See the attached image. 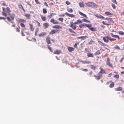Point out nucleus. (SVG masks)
Instances as JSON below:
<instances>
[{
    "instance_id": "obj_1",
    "label": "nucleus",
    "mask_w": 124,
    "mask_h": 124,
    "mask_svg": "<svg viewBox=\"0 0 124 124\" xmlns=\"http://www.w3.org/2000/svg\"><path fill=\"white\" fill-rule=\"evenodd\" d=\"M2 14L3 16L5 17L7 16V14L6 13H8L9 16L10 15V12H11V10L9 7H7L5 8L4 7H2Z\"/></svg>"
},
{
    "instance_id": "obj_2",
    "label": "nucleus",
    "mask_w": 124,
    "mask_h": 124,
    "mask_svg": "<svg viewBox=\"0 0 124 124\" xmlns=\"http://www.w3.org/2000/svg\"><path fill=\"white\" fill-rule=\"evenodd\" d=\"M85 4L88 7L92 8H96L98 5L95 3L92 2H88L85 3Z\"/></svg>"
},
{
    "instance_id": "obj_3",
    "label": "nucleus",
    "mask_w": 124,
    "mask_h": 124,
    "mask_svg": "<svg viewBox=\"0 0 124 124\" xmlns=\"http://www.w3.org/2000/svg\"><path fill=\"white\" fill-rule=\"evenodd\" d=\"M76 24L75 23H73V22H71L69 25V26L71 27L72 29L75 30L76 29L77 26L75 25Z\"/></svg>"
},
{
    "instance_id": "obj_4",
    "label": "nucleus",
    "mask_w": 124,
    "mask_h": 124,
    "mask_svg": "<svg viewBox=\"0 0 124 124\" xmlns=\"http://www.w3.org/2000/svg\"><path fill=\"white\" fill-rule=\"evenodd\" d=\"M110 60L109 57H107V60L106 63L107 65L109 67L112 68L113 67V66L110 63Z\"/></svg>"
},
{
    "instance_id": "obj_5",
    "label": "nucleus",
    "mask_w": 124,
    "mask_h": 124,
    "mask_svg": "<svg viewBox=\"0 0 124 124\" xmlns=\"http://www.w3.org/2000/svg\"><path fill=\"white\" fill-rule=\"evenodd\" d=\"M59 31V30L56 29H53L51 30L49 33V34L50 35H53L55 33H57Z\"/></svg>"
},
{
    "instance_id": "obj_6",
    "label": "nucleus",
    "mask_w": 124,
    "mask_h": 124,
    "mask_svg": "<svg viewBox=\"0 0 124 124\" xmlns=\"http://www.w3.org/2000/svg\"><path fill=\"white\" fill-rule=\"evenodd\" d=\"M98 76L94 75V77L96 78V79L98 80L100 79L102 76V74H100V73H98Z\"/></svg>"
},
{
    "instance_id": "obj_7",
    "label": "nucleus",
    "mask_w": 124,
    "mask_h": 124,
    "mask_svg": "<svg viewBox=\"0 0 124 124\" xmlns=\"http://www.w3.org/2000/svg\"><path fill=\"white\" fill-rule=\"evenodd\" d=\"M50 22L54 24H56L59 23L58 22L54 20V18L50 20Z\"/></svg>"
},
{
    "instance_id": "obj_8",
    "label": "nucleus",
    "mask_w": 124,
    "mask_h": 124,
    "mask_svg": "<svg viewBox=\"0 0 124 124\" xmlns=\"http://www.w3.org/2000/svg\"><path fill=\"white\" fill-rule=\"evenodd\" d=\"M109 36H107L103 38V39L104 41L106 43H108V42Z\"/></svg>"
},
{
    "instance_id": "obj_9",
    "label": "nucleus",
    "mask_w": 124,
    "mask_h": 124,
    "mask_svg": "<svg viewBox=\"0 0 124 124\" xmlns=\"http://www.w3.org/2000/svg\"><path fill=\"white\" fill-rule=\"evenodd\" d=\"M52 28L55 29H62V26L58 25H56L53 26H52Z\"/></svg>"
},
{
    "instance_id": "obj_10",
    "label": "nucleus",
    "mask_w": 124,
    "mask_h": 124,
    "mask_svg": "<svg viewBox=\"0 0 124 124\" xmlns=\"http://www.w3.org/2000/svg\"><path fill=\"white\" fill-rule=\"evenodd\" d=\"M98 43L101 45L102 46H105L106 45L105 43H103L101 41L98 40Z\"/></svg>"
},
{
    "instance_id": "obj_11",
    "label": "nucleus",
    "mask_w": 124,
    "mask_h": 124,
    "mask_svg": "<svg viewBox=\"0 0 124 124\" xmlns=\"http://www.w3.org/2000/svg\"><path fill=\"white\" fill-rule=\"evenodd\" d=\"M65 15L67 16H68L70 17H75V16L72 14H69L68 13L66 12L65 13Z\"/></svg>"
},
{
    "instance_id": "obj_12",
    "label": "nucleus",
    "mask_w": 124,
    "mask_h": 124,
    "mask_svg": "<svg viewBox=\"0 0 124 124\" xmlns=\"http://www.w3.org/2000/svg\"><path fill=\"white\" fill-rule=\"evenodd\" d=\"M61 53V51L60 50H56L54 51L53 52L54 54H59Z\"/></svg>"
},
{
    "instance_id": "obj_13",
    "label": "nucleus",
    "mask_w": 124,
    "mask_h": 124,
    "mask_svg": "<svg viewBox=\"0 0 124 124\" xmlns=\"http://www.w3.org/2000/svg\"><path fill=\"white\" fill-rule=\"evenodd\" d=\"M95 16L97 17L100 18L104 19V17L100 14H96Z\"/></svg>"
},
{
    "instance_id": "obj_14",
    "label": "nucleus",
    "mask_w": 124,
    "mask_h": 124,
    "mask_svg": "<svg viewBox=\"0 0 124 124\" xmlns=\"http://www.w3.org/2000/svg\"><path fill=\"white\" fill-rule=\"evenodd\" d=\"M19 23H24L26 22V21L22 19H18V20Z\"/></svg>"
},
{
    "instance_id": "obj_15",
    "label": "nucleus",
    "mask_w": 124,
    "mask_h": 124,
    "mask_svg": "<svg viewBox=\"0 0 124 124\" xmlns=\"http://www.w3.org/2000/svg\"><path fill=\"white\" fill-rule=\"evenodd\" d=\"M68 49L70 52H71L72 51H74V48L70 47H68L67 48Z\"/></svg>"
},
{
    "instance_id": "obj_16",
    "label": "nucleus",
    "mask_w": 124,
    "mask_h": 124,
    "mask_svg": "<svg viewBox=\"0 0 124 124\" xmlns=\"http://www.w3.org/2000/svg\"><path fill=\"white\" fill-rule=\"evenodd\" d=\"M46 41L48 44H50L51 42L50 40V38L49 37H47L46 38Z\"/></svg>"
},
{
    "instance_id": "obj_17",
    "label": "nucleus",
    "mask_w": 124,
    "mask_h": 124,
    "mask_svg": "<svg viewBox=\"0 0 124 124\" xmlns=\"http://www.w3.org/2000/svg\"><path fill=\"white\" fill-rule=\"evenodd\" d=\"M100 69L101 71H100L98 73H100V74H104L105 73V70H104L102 69V68L101 67L100 68Z\"/></svg>"
},
{
    "instance_id": "obj_18",
    "label": "nucleus",
    "mask_w": 124,
    "mask_h": 124,
    "mask_svg": "<svg viewBox=\"0 0 124 124\" xmlns=\"http://www.w3.org/2000/svg\"><path fill=\"white\" fill-rule=\"evenodd\" d=\"M82 25L83 27L85 26L88 28L89 27H91L92 26V25L90 24H88L84 23L82 24Z\"/></svg>"
},
{
    "instance_id": "obj_19",
    "label": "nucleus",
    "mask_w": 124,
    "mask_h": 124,
    "mask_svg": "<svg viewBox=\"0 0 124 124\" xmlns=\"http://www.w3.org/2000/svg\"><path fill=\"white\" fill-rule=\"evenodd\" d=\"M105 19L108 20V22L114 23V22L113 21L112 19L111 18H105Z\"/></svg>"
},
{
    "instance_id": "obj_20",
    "label": "nucleus",
    "mask_w": 124,
    "mask_h": 124,
    "mask_svg": "<svg viewBox=\"0 0 124 124\" xmlns=\"http://www.w3.org/2000/svg\"><path fill=\"white\" fill-rule=\"evenodd\" d=\"M24 16L27 19H30L31 18V15L30 14H25Z\"/></svg>"
},
{
    "instance_id": "obj_21",
    "label": "nucleus",
    "mask_w": 124,
    "mask_h": 124,
    "mask_svg": "<svg viewBox=\"0 0 124 124\" xmlns=\"http://www.w3.org/2000/svg\"><path fill=\"white\" fill-rule=\"evenodd\" d=\"M43 26L44 28L46 29L49 26V24L48 23H43Z\"/></svg>"
},
{
    "instance_id": "obj_22",
    "label": "nucleus",
    "mask_w": 124,
    "mask_h": 124,
    "mask_svg": "<svg viewBox=\"0 0 124 124\" xmlns=\"http://www.w3.org/2000/svg\"><path fill=\"white\" fill-rule=\"evenodd\" d=\"M111 35L112 37H114L115 38H117L118 40L120 39V38L119 36L117 35H114L113 33H111Z\"/></svg>"
},
{
    "instance_id": "obj_23",
    "label": "nucleus",
    "mask_w": 124,
    "mask_h": 124,
    "mask_svg": "<svg viewBox=\"0 0 124 124\" xmlns=\"http://www.w3.org/2000/svg\"><path fill=\"white\" fill-rule=\"evenodd\" d=\"M88 27L89 29L91 30V31H96V28L93 27Z\"/></svg>"
},
{
    "instance_id": "obj_24",
    "label": "nucleus",
    "mask_w": 124,
    "mask_h": 124,
    "mask_svg": "<svg viewBox=\"0 0 124 124\" xmlns=\"http://www.w3.org/2000/svg\"><path fill=\"white\" fill-rule=\"evenodd\" d=\"M29 25H30V30L31 31H33L34 29V27H33V25L29 23Z\"/></svg>"
},
{
    "instance_id": "obj_25",
    "label": "nucleus",
    "mask_w": 124,
    "mask_h": 124,
    "mask_svg": "<svg viewBox=\"0 0 124 124\" xmlns=\"http://www.w3.org/2000/svg\"><path fill=\"white\" fill-rule=\"evenodd\" d=\"M46 34V33L45 32H42L39 34V36L40 37H42L45 35Z\"/></svg>"
},
{
    "instance_id": "obj_26",
    "label": "nucleus",
    "mask_w": 124,
    "mask_h": 124,
    "mask_svg": "<svg viewBox=\"0 0 124 124\" xmlns=\"http://www.w3.org/2000/svg\"><path fill=\"white\" fill-rule=\"evenodd\" d=\"M82 22V20L79 19H78L77 20L76 22L74 23H75L76 24H78L79 23H81Z\"/></svg>"
},
{
    "instance_id": "obj_27",
    "label": "nucleus",
    "mask_w": 124,
    "mask_h": 124,
    "mask_svg": "<svg viewBox=\"0 0 124 124\" xmlns=\"http://www.w3.org/2000/svg\"><path fill=\"white\" fill-rule=\"evenodd\" d=\"M78 13L79 14L81 15L82 16L85 18L87 17L86 15L85 14L83 13L82 12L80 11H79Z\"/></svg>"
},
{
    "instance_id": "obj_28",
    "label": "nucleus",
    "mask_w": 124,
    "mask_h": 124,
    "mask_svg": "<svg viewBox=\"0 0 124 124\" xmlns=\"http://www.w3.org/2000/svg\"><path fill=\"white\" fill-rule=\"evenodd\" d=\"M101 54V52L100 50H99L97 51L94 54V55L95 56H97Z\"/></svg>"
},
{
    "instance_id": "obj_29",
    "label": "nucleus",
    "mask_w": 124,
    "mask_h": 124,
    "mask_svg": "<svg viewBox=\"0 0 124 124\" xmlns=\"http://www.w3.org/2000/svg\"><path fill=\"white\" fill-rule=\"evenodd\" d=\"M122 90V89L121 87H119L115 89V90L116 91H120Z\"/></svg>"
},
{
    "instance_id": "obj_30",
    "label": "nucleus",
    "mask_w": 124,
    "mask_h": 124,
    "mask_svg": "<svg viewBox=\"0 0 124 124\" xmlns=\"http://www.w3.org/2000/svg\"><path fill=\"white\" fill-rule=\"evenodd\" d=\"M79 5L81 7H83L84 6V5L83 2H80L79 3Z\"/></svg>"
},
{
    "instance_id": "obj_31",
    "label": "nucleus",
    "mask_w": 124,
    "mask_h": 124,
    "mask_svg": "<svg viewBox=\"0 0 124 124\" xmlns=\"http://www.w3.org/2000/svg\"><path fill=\"white\" fill-rule=\"evenodd\" d=\"M18 7L19 8H21V9H22L23 10L24 12L25 11V10H24V9L23 8L21 4H19L18 5Z\"/></svg>"
},
{
    "instance_id": "obj_32",
    "label": "nucleus",
    "mask_w": 124,
    "mask_h": 124,
    "mask_svg": "<svg viewBox=\"0 0 124 124\" xmlns=\"http://www.w3.org/2000/svg\"><path fill=\"white\" fill-rule=\"evenodd\" d=\"M53 15H54V14L53 13H50L49 15H48L47 16V18L49 19L50 18L52 17Z\"/></svg>"
},
{
    "instance_id": "obj_33",
    "label": "nucleus",
    "mask_w": 124,
    "mask_h": 124,
    "mask_svg": "<svg viewBox=\"0 0 124 124\" xmlns=\"http://www.w3.org/2000/svg\"><path fill=\"white\" fill-rule=\"evenodd\" d=\"M42 20L43 21H45L46 20V18L45 16H42L41 17Z\"/></svg>"
},
{
    "instance_id": "obj_34",
    "label": "nucleus",
    "mask_w": 124,
    "mask_h": 124,
    "mask_svg": "<svg viewBox=\"0 0 124 124\" xmlns=\"http://www.w3.org/2000/svg\"><path fill=\"white\" fill-rule=\"evenodd\" d=\"M87 55L88 57H93L94 56L93 54L91 53H88L87 54Z\"/></svg>"
},
{
    "instance_id": "obj_35",
    "label": "nucleus",
    "mask_w": 124,
    "mask_h": 124,
    "mask_svg": "<svg viewBox=\"0 0 124 124\" xmlns=\"http://www.w3.org/2000/svg\"><path fill=\"white\" fill-rule=\"evenodd\" d=\"M105 14L107 15H113V14L109 12H105Z\"/></svg>"
},
{
    "instance_id": "obj_36",
    "label": "nucleus",
    "mask_w": 124,
    "mask_h": 124,
    "mask_svg": "<svg viewBox=\"0 0 124 124\" xmlns=\"http://www.w3.org/2000/svg\"><path fill=\"white\" fill-rule=\"evenodd\" d=\"M114 85V84L113 82H112L109 85V87L110 88H112L113 87Z\"/></svg>"
},
{
    "instance_id": "obj_37",
    "label": "nucleus",
    "mask_w": 124,
    "mask_h": 124,
    "mask_svg": "<svg viewBox=\"0 0 124 124\" xmlns=\"http://www.w3.org/2000/svg\"><path fill=\"white\" fill-rule=\"evenodd\" d=\"M79 42H76V43H75L74 45V47H75L76 48H77V45L79 44Z\"/></svg>"
},
{
    "instance_id": "obj_38",
    "label": "nucleus",
    "mask_w": 124,
    "mask_h": 124,
    "mask_svg": "<svg viewBox=\"0 0 124 124\" xmlns=\"http://www.w3.org/2000/svg\"><path fill=\"white\" fill-rule=\"evenodd\" d=\"M39 31V29L38 28H36L35 30V36H37V34Z\"/></svg>"
},
{
    "instance_id": "obj_39",
    "label": "nucleus",
    "mask_w": 124,
    "mask_h": 124,
    "mask_svg": "<svg viewBox=\"0 0 124 124\" xmlns=\"http://www.w3.org/2000/svg\"><path fill=\"white\" fill-rule=\"evenodd\" d=\"M43 12L44 14H46L47 13L46 9V8H43L42 9Z\"/></svg>"
},
{
    "instance_id": "obj_40",
    "label": "nucleus",
    "mask_w": 124,
    "mask_h": 124,
    "mask_svg": "<svg viewBox=\"0 0 124 124\" xmlns=\"http://www.w3.org/2000/svg\"><path fill=\"white\" fill-rule=\"evenodd\" d=\"M108 39L111 41H115L116 40V39H115L111 38L109 37Z\"/></svg>"
},
{
    "instance_id": "obj_41",
    "label": "nucleus",
    "mask_w": 124,
    "mask_h": 124,
    "mask_svg": "<svg viewBox=\"0 0 124 124\" xmlns=\"http://www.w3.org/2000/svg\"><path fill=\"white\" fill-rule=\"evenodd\" d=\"M91 68L92 69L94 70L96 68V67L95 66H94L93 65H90Z\"/></svg>"
},
{
    "instance_id": "obj_42",
    "label": "nucleus",
    "mask_w": 124,
    "mask_h": 124,
    "mask_svg": "<svg viewBox=\"0 0 124 124\" xmlns=\"http://www.w3.org/2000/svg\"><path fill=\"white\" fill-rule=\"evenodd\" d=\"M15 14H12V16H10V17L12 20H13L14 19V17H15Z\"/></svg>"
},
{
    "instance_id": "obj_43",
    "label": "nucleus",
    "mask_w": 124,
    "mask_h": 124,
    "mask_svg": "<svg viewBox=\"0 0 124 124\" xmlns=\"http://www.w3.org/2000/svg\"><path fill=\"white\" fill-rule=\"evenodd\" d=\"M67 11L69 12L72 13L73 12V10L72 8H70L67 10Z\"/></svg>"
},
{
    "instance_id": "obj_44",
    "label": "nucleus",
    "mask_w": 124,
    "mask_h": 124,
    "mask_svg": "<svg viewBox=\"0 0 124 124\" xmlns=\"http://www.w3.org/2000/svg\"><path fill=\"white\" fill-rule=\"evenodd\" d=\"M47 46V48L51 52H52V50L51 48L50 47L49 45H48Z\"/></svg>"
},
{
    "instance_id": "obj_45",
    "label": "nucleus",
    "mask_w": 124,
    "mask_h": 124,
    "mask_svg": "<svg viewBox=\"0 0 124 124\" xmlns=\"http://www.w3.org/2000/svg\"><path fill=\"white\" fill-rule=\"evenodd\" d=\"M102 23L104 25H110V24L109 23H105L104 21H102Z\"/></svg>"
},
{
    "instance_id": "obj_46",
    "label": "nucleus",
    "mask_w": 124,
    "mask_h": 124,
    "mask_svg": "<svg viewBox=\"0 0 124 124\" xmlns=\"http://www.w3.org/2000/svg\"><path fill=\"white\" fill-rule=\"evenodd\" d=\"M68 30L71 33H75V32L74 31H73L72 30V29H71L69 28L68 29Z\"/></svg>"
},
{
    "instance_id": "obj_47",
    "label": "nucleus",
    "mask_w": 124,
    "mask_h": 124,
    "mask_svg": "<svg viewBox=\"0 0 124 124\" xmlns=\"http://www.w3.org/2000/svg\"><path fill=\"white\" fill-rule=\"evenodd\" d=\"M114 48L116 49L119 50L120 49L119 47L117 45H116Z\"/></svg>"
},
{
    "instance_id": "obj_48",
    "label": "nucleus",
    "mask_w": 124,
    "mask_h": 124,
    "mask_svg": "<svg viewBox=\"0 0 124 124\" xmlns=\"http://www.w3.org/2000/svg\"><path fill=\"white\" fill-rule=\"evenodd\" d=\"M82 20L84 22H90V21H88L87 20L85 19H82Z\"/></svg>"
},
{
    "instance_id": "obj_49",
    "label": "nucleus",
    "mask_w": 124,
    "mask_h": 124,
    "mask_svg": "<svg viewBox=\"0 0 124 124\" xmlns=\"http://www.w3.org/2000/svg\"><path fill=\"white\" fill-rule=\"evenodd\" d=\"M87 37L86 36H82L81 40H83L85 39Z\"/></svg>"
},
{
    "instance_id": "obj_50",
    "label": "nucleus",
    "mask_w": 124,
    "mask_h": 124,
    "mask_svg": "<svg viewBox=\"0 0 124 124\" xmlns=\"http://www.w3.org/2000/svg\"><path fill=\"white\" fill-rule=\"evenodd\" d=\"M37 23V25L38 27H40V23L37 21H35Z\"/></svg>"
},
{
    "instance_id": "obj_51",
    "label": "nucleus",
    "mask_w": 124,
    "mask_h": 124,
    "mask_svg": "<svg viewBox=\"0 0 124 124\" xmlns=\"http://www.w3.org/2000/svg\"><path fill=\"white\" fill-rule=\"evenodd\" d=\"M119 34L121 35L124 34V32L121 31H120L118 32Z\"/></svg>"
},
{
    "instance_id": "obj_52",
    "label": "nucleus",
    "mask_w": 124,
    "mask_h": 124,
    "mask_svg": "<svg viewBox=\"0 0 124 124\" xmlns=\"http://www.w3.org/2000/svg\"><path fill=\"white\" fill-rule=\"evenodd\" d=\"M114 78H116L117 79H118L119 77V75L118 74L114 76Z\"/></svg>"
},
{
    "instance_id": "obj_53",
    "label": "nucleus",
    "mask_w": 124,
    "mask_h": 124,
    "mask_svg": "<svg viewBox=\"0 0 124 124\" xmlns=\"http://www.w3.org/2000/svg\"><path fill=\"white\" fill-rule=\"evenodd\" d=\"M20 27H19V28H17L16 29V31L17 32H20Z\"/></svg>"
},
{
    "instance_id": "obj_54",
    "label": "nucleus",
    "mask_w": 124,
    "mask_h": 124,
    "mask_svg": "<svg viewBox=\"0 0 124 124\" xmlns=\"http://www.w3.org/2000/svg\"><path fill=\"white\" fill-rule=\"evenodd\" d=\"M112 6L114 9H115L116 8V6L114 4H112Z\"/></svg>"
},
{
    "instance_id": "obj_55",
    "label": "nucleus",
    "mask_w": 124,
    "mask_h": 124,
    "mask_svg": "<svg viewBox=\"0 0 124 124\" xmlns=\"http://www.w3.org/2000/svg\"><path fill=\"white\" fill-rule=\"evenodd\" d=\"M21 27H24L25 26V25L23 23H21L20 24Z\"/></svg>"
},
{
    "instance_id": "obj_56",
    "label": "nucleus",
    "mask_w": 124,
    "mask_h": 124,
    "mask_svg": "<svg viewBox=\"0 0 124 124\" xmlns=\"http://www.w3.org/2000/svg\"><path fill=\"white\" fill-rule=\"evenodd\" d=\"M58 19L59 21H61L63 22L64 19L63 18H58Z\"/></svg>"
},
{
    "instance_id": "obj_57",
    "label": "nucleus",
    "mask_w": 124,
    "mask_h": 124,
    "mask_svg": "<svg viewBox=\"0 0 124 124\" xmlns=\"http://www.w3.org/2000/svg\"><path fill=\"white\" fill-rule=\"evenodd\" d=\"M112 2L114 3H115L116 4H117V2L116 0H111Z\"/></svg>"
},
{
    "instance_id": "obj_58",
    "label": "nucleus",
    "mask_w": 124,
    "mask_h": 124,
    "mask_svg": "<svg viewBox=\"0 0 124 124\" xmlns=\"http://www.w3.org/2000/svg\"><path fill=\"white\" fill-rule=\"evenodd\" d=\"M81 70L83 71H88V70L87 69H81Z\"/></svg>"
},
{
    "instance_id": "obj_59",
    "label": "nucleus",
    "mask_w": 124,
    "mask_h": 124,
    "mask_svg": "<svg viewBox=\"0 0 124 124\" xmlns=\"http://www.w3.org/2000/svg\"><path fill=\"white\" fill-rule=\"evenodd\" d=\"M7 19L8 21H11V19H10V17H7Z\"/></svg>"
},
{
    "instance_id": "obj_60",
    "label": "nucleus",
    "mask_w": 124,
    "mask_h": 124,
    "mask_svg": "<svg viewBox=\"0 0 124 124\" xmlns=\"http://www.w3.org/2000/svg\"><path fill=\"white\" fill-rule=\"evenodd\" d=\"M44 4L47 7H48L49 6L46 2H44Z\"/></svg>"
},
{
    "instance_id": "obj_61",
    "label": "nucleus",
    "mask_w": 124,
    "mask_h": 124,
    "mask_svg": "<svg viewBox=\"0 0 124 124\" xmlns=\"http://www.w3.org/2000/svg\"><path fill=\"white\" fill-rule=\"evenodd\" d=\"M36 3L37 4H40V3L39 1V0H35Z\"/></svg>"
},
{
    "instance_id": "obj_62",
    "label": "nucleus",
    "mask_w": 124,
    "mask_h": 124,
    "mask_svg": "<svg viewBox=\"0 0 124 124\" xmlns=\"http://www.w3.org/2000/svg\"><path fill=\"white\" fill-rule=\"evenodd\" d=\"M2 5L4 6H7V5H6V3L5 2H3V3H2Z\"/></svg>"
},
{
    "instance_id": "obj_63",
    "label": "nucleus",
    "mask_w": 124,
    "mask_h": 124,
    "mask_svg": "<svg viewBox=\"0 0 124 124\" xmlns=\"http://www.w3.org/2000/svg\"><path fill=\"white\" fill-rule=\"evenodd\" d=\"M66 3L67 5H69L70 4V2L68 1H66Z\"/></svg>"
},
{
    "instance_id": "obj_64",
    "label": "nucleus",
    "mask_w": 124,
    "mask_h": 124,
    "mask_svg": "<svg viewBox=\"0 0 124 124\" xmlns=\"http://www.w3.org/2000/svg\"><path fill=\"white\" fill-rule=\"evenodd\" d=\"M21 32L22 36H25V34L22 31Z\"/></svg>"
}]
</instances>
